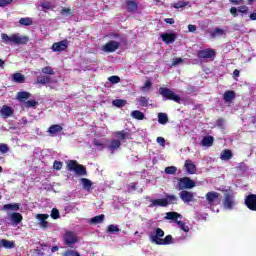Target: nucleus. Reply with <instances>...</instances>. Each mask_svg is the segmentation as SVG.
<instances>
[{
	"mask_svg": "<svg viewBox=\"0 0 256 256\" xmlns=\"http://www.w3.org/2000/svg\"><path fill=\"white\" fill-rule=\"evenodd\" d=\"M103 221H105V215L104 214L95 216L91 219L92 225H99V223H103Z\"/></svg>",
	"mask_w": 256,
	"mask_h": 256,
	"instance_id": "obj_36",
	"label": "nucleus"
},
{
	"mask_svg": "<svg viewBox=\"0 0 256 256\" xmlns=\"http://www.w3.org/2000/svg\"><path fill=\"white\" fill-rule=\"evenodd\" d=\"M150 87H153V83L151 81H146L144 85L141 87V91H146Z\"/></svg>",
	"mask_w": 256,
	"mask_h": 256,
	"instance_id": "obj_54",
	"label": "nucleus"
},
{
	"mask_svg": "<svg viewBox=\"0 0 256 256\" xmlns=\"http://www.w3.org/2000/svg\"><path fill=\"white\" fill-rule=\"evenodd\" d=\"M4 43H15V45H27L29 43V37L27 36H19L17 34H13L11 36L3 33L1 35Z\"/></svg>",
	"mask_w": 256,
	"mask_h": 256,
	"instance_id": "obj_3",
	"label": "nucleus"
},
{
	"mask_svg": "<svg viewBox=\"0 0 256 256\" xmlns=\"http://www.w3.org/2000/svg\"><path fill=\"white\" fill-rule=\"evenodd\" d=\"M156 141H157V143H158L159 145H161V147H165V138H163V137H158V138L156 139Z\"/></svg>",
	"mask_w": 256,
	"mask_h": 256,
	"instance_id": "obj_58",
	"label": "nucleus"
},
{
	"mask_svg": "<svg viewBox=\"0 0 256 256\" xmlns=\"http://www.w3.org/2000/svg\"><path fill=\"white\" fill-rule=\"evenodd\" d=\"M119 231H121L119 226L114 224H110L107 228V233H119Z\"/></svg>",
	"mask_w": 256,
	"mask_h": 256,
	"instance_id": "obj_44",
	"label": "nucleus"
},
{
	"mask_svg": "<svg viewBox=\"0 0 256 256\" xmlns=\"http://www.w3.org/2000/svg\"><path fill=\"white\" fill-rule=\"evenodd\" d=\"M197 55H198V59H215L217 54L215 50L211 48H207V49L198 51Z\"/></svg>",
	"mask_w": 256,
	"mask_h": 256,
	"instance_id": "obj_11",
	"label": "nucleus"
},
{
	"mask_svg": "<svg viewBox=\"0 0 256 256\" xmlns=\"http://www.w3.org/2000/svg\"><path fill=\"white\" fill-rule=\"evenodd\" d=\"M112 105L119 108L125 107V105H127V100L116 99V100H113Z\"/></svg>",
	"mask_w": 256,
	"mask_h": 256,
	"instance_id": "obj_39",
	"label": "nucleus"
},
{
	"mask_svg": "<svg viewBox=\"0 0 256 256\" xmlns=\"http://www.w3.org/2000/svg\"><path fill=\"white\" fill-rule=\"evenodd\" d=\"M64 241H65V245H68V247H71V245H75V243H77L79 239L73 232L68 231L64 235Z\"/></svg>",
	"mask_w": 256,
	"mask_h": 256,
	"instance_id": "obj_14",
	"label": "nucleus"
},
{
	"mask_svg": "<svg viewBox=\"0 0 256 256\" xmlns=\"http://www.w3.org/2000/svg\"><path fill=\"white\" fill-rule=\"evenodd\" d=\"M49 217V214H37L36 219L39 221L40 227L42 229H47L49 227V222L47 221V218Z\"/></svg>",
	"mask_w": 256,
	"mask_h": 256,
	"instance_id": "obj_18",
	"label": "nucleus"
},
{
	"mask_svg": "<svg viewBox=\"0 0 256 256\" xmlns=\"http://www.w3.org/2000/svg\"><path fill=\"white\" fill-rule=\"evenodd\" d=\"M40 7H42V9H45L46 11H49V10L53 9V6L51 5V2H42L40 4Z\"/></svg>",
	"mask_w": 256,
	"mask_h": 256,
	"instance_id": "obj_51",
	"label": "nucleus"
},
{
	"mask_svg": "<svg viewBox=\"0 0 256 256\" xmlns=\"http://www.w3.org/2000/svg\"><path fill=\"white\" fill-rule=\"evenodd\" d=\"M15 113V110L11 108V106L3 105L0 110V115L4 117L5 119L11 117Z\"/></svg>",
	"mask_w": 256,
	"mask_h": 256,
	"instance_id": "obj_19",
	"label": "nucleus"
},
{
	"mask_svg": "<svg viewBox=\"0 0 256 256\" xmlns=\"http://www.w3.org/2000/svg\"><path fill=\"white\" fill-rule=\"evenodd\" d=\"M158 123H160V125H167V123H169V116H167V113H158Z\"/></svg>",
	"mask_w": 256,
	"mask_h": 256,
	"instance_id": "obj_30",
	"label": "nucleus"
},
{
	"mask_svg": "<svg viewBox=\"0 0 256 256\" xmlns=\"http://www.w3.org/2000/svg\"><path fill=\"white\" fill-rule=\"evenodd\" d=\"M187 5H189V2H187V1H178L174 4H172L174 9H183V7H187Z\"/></svg>",
	"mask_w": 256,
	"mask_h": 256,
	"instance_id": "obj_40",
	"label": "nucleus"
},
{
	"mask_svg": "<svg viewBox=\"0 0 256 256\" xmlns=\"http://www.w3.org/2000/svg\"><path fill=\"white\" fill-rule=\"evenodd\" d=\"M119 47H121V43L110 40L102 47V51H104V53H115Z\"/></svg>",
	"mask_w": 256,
	"mask_h": 256,
	"instance_id": "obj_8",
	"label": "nucleus"
},
{
	"mask_svg": "<svg viewBox=\"0 0 256 256\" xmlns=\"http://www.w3.org/2000/svg\"><path fill=\"white\" fill-rule=\"evenodd\" d=\"M53 168L56 171H61V169H63V162L55 160L53 163Z\"/></svg>",
	"mask_w": 256,
	"mask_h": 256,
	"instance_id": "obj_50",
	"label": "nucleus"
},
{
	"mask_svg": "<svg viewBox=\"0 0 256 256\" xmlns=\"http://www.w3.org/2000/svg\"><path fill=\"white\" fill-rule=\"evenodd\" d=\"M223 35H226V33H225V30H223L221 28H215L210 33V37H212V39H215V37H223Z\"/></svg>",
	"mask_w": 256,
	"mask_h": 256,
	"instance_id": "obj_32",
	"label": "nucleus"
},
{
	"mask_svg": "<svg viewBox=\"0 0 256 256\" xmlns=\"http://www.w3.org/2000/svg\"><path fill=\"white\" fill-rule=\"evenodd\" d=\"M244 204L250 211H256V194H249L244 199Z\"/></svg>",
	"mask_w": 256,
	"mask_h": 256,
	"instance_id": "obj_12",
	"label": "nucleus"
},
{
	"mask_svg": "<svg viewBox=\"0 0 256 256\" xmlns=\"http://www.w3.org/2000/svg\"><path fill=\"white\" fill-rule=\"evenodd\" d=\"M42 73H44V75H55V71H53V68L51 66H46L42 68Z\"/></svg>",
	"mask_w": 256,
	"mask_h": 256,
	"instance_id": "obj_47",
	"label": "nucleus"
},
{
	"mask_svg": "<svg viewBox=\"0 0 256 256\" xmlns=\"http://www.w3.org/2000/svg\"><path fill=\"white\" fill-rule=\"evenodd\" d=\"M13 0H0V7H7V5H11Z\"/></svg>",
	"mask_w": 256,
	"mask_h": 256,
	"instance_id": "obj_55",
	"label": "nucleus"
},
{
	"mask_svg": "<svg viewBox=\"0 0 256 256\" xmlns=\"http://www.w3.org/2000/svg\"><path fill=\"white\" fill-rule=\"evenodd\" d=\"M159 94L166 99V101H174V103H181V96L175 94L171 89L167 87H160Z\"/></svg>",
	"mask_w": 256,
	"mask_h": 256,
	"instance_id": "obj_4",
	"label": "nucleus"
},
{
	"mask_svg": "<svg viewBox=\"0 0 256 256\" xmlns=\"http://www.w3.org/2000/svg\"><path fill=\"white\" fill-rule=\"evenodd\" d=\"M67 47H69V42L67 40H61L53 43L52 51H54V53H61V51H66Z\"/></svg>",
	"mask_w": 256,
	"mask_h": 256,
	"instance_id": "obj_13",
	"label": "nucleus"
},
{
	"mask_svg": "<svg viewBox=\"0 0 256 256\" xmlns=\"http://www.w3.org/2000/svg\"><path fill=\"white\" fill-rule=\"evenodd\" d=\"M93 143H94L95 147H103V143H101V142H99L97 140H94Z\"/></svg>",
	"mask_w": 256,
	"mask_h": 256,
	"instance_id": "obj_63",
	"label": "nucleus"
},
{
	"mask_svg": "<svg viewBox=\"0 0 256 256\" xmlns=\"http://www.w3.org/2000/svg\"><path fill=\"white\" fill-rule=\"evenodd\" d=\"M114 136L120 143H125L127 140L133 139V133H131V130H121L114 132Z\"/></svg>",
	"mask_w": 256,
	"mask_h": 256,
	"instance_id": "obj_7",
	"label": "nucleus"
},
{
	"mask_svg": "<svg viewBox=\"0 0 256 256\" xmlns=\"http://www.w3.org/2000/svg\"><path fill=\"white\" fill-rule=\"evenodd\" d=\"M50 217H51L52 219H55V220L59 219V218L61 217V215L59 214V209L53 208V209L51 210Z\"/></svg>",
	"mask_w": 256,
	"mask_h": 256,
	"instance_id": "obj_48",
	"label": "nucleus"
},
{
	"mask_svg": "<svg viewBox=\"0 0 256 256\" xmlns=\"http://www.w3.org/2000/svg\"><path fill=\"white\" fill-rule=\"evenodd\" d=\"M223 205L225 209H233L235 206V196L231 192H225Z\"/></svg>",
	"mask_w": 256,
	"mask_h": 256,
	"instance_id": "obj_9",
	"label": "nucleus"
},
{
	"mask_svg": "<svg viewBox=\"0 0 256 256\" xmlns=\"http://www.w3.org/2000/svg\"><path fill=\"white\" fill-rule=\"evenodd\" d=\"M193 187H195V180H191L189 177L180 178L178 181L179 191H183V189H193Z\"/></svg>",
	"mask_w": 256,
	"mask_h": 256,
	"instance_id": "obj_6",
	"label": "nucleus"
},
{
	"mask_svg": "<svg viewBox=\"0 0 256 256\" xmlns=\"http://www.w3.org/2000/svg\"><path fill=\"white\" fill-rule=\"evenodd\" d=\"M0 247H4V249H15V242L7 239H1Z\"/></svg>",
	"mask_w": 256,
	"mask_h": 256,
	"instance_id": "obj_27",
	"label": "nucleus"
},
{
	"mask_svg": "<svg viewBox=\"0 0 256 256\" xmlns=\"http://www.w3.org/2000/svg\"><path fill=\"white\" fill-rule=\"evenodd\" d=\"M13 83H24L25 82V75L16 72L12 75Z\"/></svg>",
	"mask_w": 256,
	"mask_h": 256,
	"instance_id": "obj_29",
	"label": "nucleus"
},
{
	"mask_svg": "<svg viewBox=\"0 0 256 256\" xmlns=\"http://www.w3.org/2000/svg\"><path fill=\"white\" fill-rule=\"evenodd\" d=\"M64 256H81V254L75 250H67Z\"/></svg>",
	"mask_w": 256,
	"mask_h": 256,
	"instance_id": "obj_53",
	"label": "nucleus"
},
{
	"mask_svg": "<svg viewBox=\"0 0 256 256\" xmlns=\"http://www.w3.org/2000/svg\"><path fill=\"white\" fill-rule=\"evenodd\" d=\"M176 224L179 226V228L184 231V233H189V226L185 224V222L178 220L176 221Z\"/></svg>",
	"mask_w": 256,
	"mask_h": 256,
	"instance_id": "obj_41",
	"label": "nucleus"
},
{
	"mask_svg": "<svg viewBox=\"0 0 256 256\" xmlns=\"http://www.w3.org/2000/svg\"><path fill=\"white\" fill-rule=\"evenodd\" d=\"M138 103H139L140 107H148L149 106V99L145 96H141L138 99Z\"/></svg>",
	"mask_w": 256,
	"mask_h": 256,
	"instance_id": "obj_42",
	"label": "nucleus"
},
{
	"mask_svg": "<svg viewBox=\"0 0 256 256\" xmlns=\"http://www.w3.org/2000/svg\"><path fill=\"white\" fill-rule=\"evenodd\" d=\"M2 210L3 211H19V204L17 203H14V204H5L3 207H2Z\"/></svg>",
	"mask_w": 256,
	"mask_h": 256,
	"instance_id": "obj_35",
	"label": "nucleus"
},
{
	"mask_svg": "<svg viewBox=\"0 0 256 256\" xmlns=\"http://www.w3.org/2000/svg\"><path fill=\"white\" fill-rule=\"evenodd\" d=\"M179 218H181V214L177 212H168L166 213V216H165V219H167L168 221H175V223L179 221L178 220Z\"/></svg>",
	"mask_w": 256,
	"mask_h": 256,
	"instance_id": "obj_28",
	"label": "nucleus"
},
{
	"mask_svg": "<svg viewBox=\"0 0 256 256\" xmlns=\"http://www.w3.org/2000/svg\"><path fill=\"white\" fill-rule=\"evenodd\" d=\"M125 5L128 13H137L139 11V3L135 0H125Z\"/></svg>",
	"mask_w": 256,
	"mask_h": 256,
	"instance_id": "obj_15",
	"label": "nucleus"
},
{
	"mask_svg": "<svg viewBox=\"0 0 256 256\" xmlns=\"http://www.w3.org/2000/svg\"><path fill=\"white\" fill-rule=\"evenodd\" d=\"M185 168H186L187 173H189L190 175H195V173L197 172V166H195L193 164V161H191V160L185 161Z\"/></svg>",
	"mask_w": 256,
	"mask_h": 256,
	"instance_id": "obj_22",
	"label": "nucleus"
},
{
	"mask_svg": "<svg viewBox=\"0 0 256 256\" xmlns=\"http://www.w3.org/2000/svg\"><path fill=\"white\" fill-rule=\"evenodd\" d=\"M10 219L12 220V223L14 225H19V223L23 221V215H21V213L19 212H13L12 214H10Z\"/></svg>",
	"mask_w": 256,
	"mask_h": 256,
	"instance_id": "obj_23",
	"label": "nucleus"
},
{
	"mask_svg": "<svg viewBox=\"0 0 256 256\" xmlns=\"http://www.w3.org/2000/svg\"><path fill=\"white\" fill-rule=\"evenodd\" d=\"M177 203V196L167 194L165 198L150 200V208L167 207L168 205Z\"/></svg>",
	"mask_w": 256,
	"mask_h": 256,
	"instance_id": "obj_2",
	"label": "nucleus"
},
{
	"mask_svg": "<svg viewBox=\"0 0 256 256\" xmlns=\"http://www.w3.org/2000/svg\"><path fill=\"white\" fill-rule=\"evenodd\" d=\"M238 13H241V16L249 15V7L247 6H239L238 7Z\"/></svg>",
	"mask_w": 256,
	"mask_h": 256,
	"instance_id": "obj_46",
	"label": "nucleus"
},
{
	"mask_svg": "<svg viewBox=\"0 0 256 256\" xmlns=\"http://www.w3.org/2000/svg\"><path fill=\"white\" fill-rule=\"evenodd\" d=\"M161 237H165L162 239ZM150 241L156 245H171L173 243V236H165V231L161 228L155 230V235L150 236Z\"/></svg>",
	"mask_w": 256,
	"mask_h": 256,
	"instance_id": "obj_1",
	"label": "nucleus"
},
{
	"mask_svg": "<svg viewBox=\"0 0 256 256\" xmlns=\"http://www.w3.org/2000/svg\"><path fill=\"white\" fill-rule=\"evenodd\" d=\"M39 103L36 100H28L25 102V107H27L28 109L31 107H37Z\"/></svg>",
	"mask_w": 256,
	"mask_h": 256,
	"instance_id": "obj_49",
	"label": "nucleus"
},
{
	"mask_svg": "<svg viewBox=\"0 0 256 256\" xmlns=\"http://www.w3.org/2000/svg\"><path fill=\"white\" fill-rule=\"evenodd\" d=\"M51 81V77L49 76H38L37 77V83L40 85H47Z\"/></svg>",
	"mask_w": 256,
	"mask_h": 256,
	"instance_id": "obj_37",
	"label": "nucleus"
},
{
	"mask_svg": "<svg viewBox=\"0 0 256 256\" xmlns=\"http://www.w3.org/2000/svg\"><path fill=\"white\" fill-rule=\"evenodd\" d=\"M131 117H133V119H137L138 121H143V119H145V114L139 110H134L131 113Z\"/></svg>",
	"mask_w": 256,
	"mask_h": 256,
	"instance_id": "obj_34",
	"label": "nucleus"
},
{
	"mask_svg": "<svg viewBox=\"0 0 256 256\" xmlns=\"http://www.w3.org/2000/svg\"><path fill=\"white\" fill-rule=\"evenodd\" d=\"M31 97V93L27 91H22L17 93V99L18 101H27Z\"/></svg>",
	"mask_w": 256,
	"mask_h": 256,
	"instance_id": "obj_33",
	"label": "nucleus"
},
{
	"mask_svg": "<svg viewBox=\"0 0 256 256\" xmlns=\"http://www.w3.org/2000/svg\"><path fill=\"white\" fill-rule=\"evenodd\" d=\"M160 37L166 45H171L177 41V34L175 33H162Z\"/></svg>",
	"mask_w": 256,
	"mask_h": 256,
	"instance_id": "obj_16",
	"label": "nucleus"
},
{
	"mask_svg": "<svg viewBox=\"0 0 256 256\" xmlns=\"http://www.w3.org/2000/svg\"><path fill=\"white\" fill-rule=\"evenodd\" d=\"M213 143H215V138L211 135L204 136L200 142L202 147H213Z\"/></svg>",
	"mask_w": 256,
	"mask_h": 256,
	"instance_id": "obj_20",
	"label": "nucleus"
},
{
	"mask_svg": "<svg viewBox=\"0 0 256 256\" xmlns=\"http://www.w3.org/2000/svg\"><path fill=\"white\" fill-rule=\"evenodd\" d=\"M179 197L183 201V203H191V201H193L195 196L193 195L192 192H189L187 190H182L179 193Z\"/></svg>",
	"mask_w": 256,
	"mask_h": 256,
	"instance_id": "obj_17",
	"label": "nucleus"
},
{
	"mask_svg": "<svg viewBox=\"0 0 256 256\" xmlns=\"http://www.w3.org/2000/svg\"><path fill=\"white\" fill-rule=\"evenodd\" d=\"M164 21L168 24V25H173L175 23V19L173 18H166L164 19Z\"/></svg>",
	"mask_w": 256,
	"mask_h": 256,
	"instance_id": "obj_62",
	"label": "nucleus"
},
{
	"mask_svg": "<svg viewBox=\"0 0 256 256\" xmlns=\"http://www.w3.org/2000/svg\"><path fill=\"white\" fill-rule=\"evenodd\" d=\"M236 95L237 94L233 90L225 91L223 94V100L225 101V103H232Z\"/></svg>",
	"mask_w": 256,
	"mask_h": 256,
	"instance_id": "obj_21",
	"label": "nucleus"
},
{
	"mask_svg": "<svg viewBox=\"0 0 256 256\" xmlns=\"http://www.w3.org/2000/svg\"><path fill=\"white\" fill-rule=\"evenodd\" d=\"M81 184L85 191H91V187H93V182L87 178H81Z\"/></svg>",
	"mask_w": 256,
	"mask_h": 256,
	"instance_id": "obj_31",
	"label": "nucleus"
},
{
	"mask_svg": "<svg viewBox=\"0 0 256 256\" xmlns=\"http://www.w3.org/2000/svg\"><path fill=\"white\" fill-rule=\"evenodd\" d=\"M165 173L167 175H175L177 173V167L175 166H168L165 168Z\"/></svg>",
	"mask_w": 256,
	"mask_h": 256,
	"instance_id": "obj_45",
	"label": "nucleus"
},
{
	"mask_svg": "<svg viewBox=\"0 0 256 256\" xmlns=\"http://www.w3.org/2000/svg\"><path fill=\"white\" fill-rule=\"evenodd\" d=\"M237 11H239V10H238V8H236V7H232V8L230 9V13H231V15H233L234 17H238V16H239V14L237 13Z\"/></svg>",
	"mask_w": 256,
	"mask_h": 256,
	"instance_id": "obj_60",
	"label": "nucleus"
},
{
	"mask_svg": "<svg viewBox=\"0 0 256 256\" xmlns=\"http://www.w3.org/2000/svg\"><path fill=\"white\" fill-rule=\"evenodd\" d=\"M188 30L190 33H195L197 31V26L193 24L188 25Z\"/></svg>",
	"mask_w": 256,
	"mask_h": 256,
	"instance_id": "obj_59",
	"label": "nucleus"
},
{
	"mask_svg": "<svg viewBox=\"0 0 256 256\" xmlns=\"http://www.w3.org/2000/svg\"><path fill=\"white\" fill-rule=\"evenodd\" d=\"M251 21H256V12L250 14Z\"/></svg>",
	"mask_w": 256,
	"mask_h": 256,
	"instance_id": "obj_64",
	"label": "nucleus"
},
{
	"mask_svg": "<svg viewBox=\"0 0 256 256\" xmlns=\"http://www.w3.org/2000/svg\"><path fill=\"white\" fill-rule=\"evenodd\" d=\"M180 63H183V59L182 58H175L173 61H172V65L175 67L177 65H180Z\"/></svg>",
	"mask_w": 256,
	"mask_h": 256,
	"instance_id": "obj_57",
	"label": "nucleus"
},
{
	"mask_svg": "<svg viewBox=\"0 0 256 256\" xmlns=\"http://www.w3.org/2000/svg\"><path fill=\"white\" fill-rule=\"evenodd\" d=\"M220 159L222 161H229L230 159H233V152L229 149H225L220 154Z\"/></svg>",
	"mask_w": 256,
	"mask_h": 256,
	"instance_id": "obj_25",
	"label": "nucleus"
},
{
	"mask_svg": "<svg viewBox=\"0 0 256 256\" xmlns=\"http://www.w3.org/2000/svg\"><path fill=\"white\" fill-rule=\"evenodd\" d=\"M119 147H121V140H118V139H112L110 141V144L108 145L109 151H112V152L117 151Z\"/></svg>",
	"mask_w": 256,
	"mask_h": 256,
	"instance_id": "obj_26",
	"label": "nucleus"
},
{
	"mask_svg": "<svg viewBox=\"0 0 256 256\" xmlns=\"http://www.w3.org/2000/svg\"><path fill=\"white\" fill-rule=\"evenodd\" d=\"M74 13H75V10L71 8H63L60 11V15H62L63 17H67L68 15H73Z\"/></svg>",
	"mask_w": 256,
	"mask_h": 256,
	"instance_id": "obj_43",
	"label": "nucleus"
},
{
	"mask_svg": "<svg viewBox=\"0 0 256 256\" xmlns=\"http://www.w3.org/2000/svg\"><path fill=\"white\" fill-rule=\"evenodd\" d=\"M108 81H110L112 84H117L121 81V78L119 76H110Z\"/></svg>",
	"mask_w": 256,
	"mask_h": 256,
	"instance_id": "obj_52",
	"label": "nucleus"
},
{
	"mask_svg": "<svg viewBox=\"0 0 256 256\" xmlns=\"http://www.w3.org/2000/svg\"><path fill=\"white\" fill-rule=\"evenodd\" d=\"M224 124H225V119H223V118H219V119L216 121L217 127H223Z\"/></svg>",
	"mask_w": 256,
	"mask_h": 256,
	"instance_id": "obj_61",
	"label": "nucleus"
},
{
	"mask_svg": "<svg viewBox=\"0 0 256 256\" xmlns=\"http://www.w3.org/2000/svg\"><path fill=\"white\" fill-rule=\"evenodd\" d=\"M61 131H63V126L59 125V124H54L51 125L48 129V133L53 135H57V133H61Z\"/></svg>",
	"mask_w": 256,
	"mask_h": 256,
	"instance_id": "obj_24",
	"label": "nucleus"
},
{
	"mask_svg": "<svg viewBox=\"0 0 256 256\" xmlns=\"http://www.w3.org/2000/svg\"><path fill=\"white\" fill-rule=\"evenodd\" d=\"M18 23L20 25H24L25 27H29L30 25H33V20L29 17L21 18Z\"/></svg>",
	"mask_w": 256,
	"mask_h": 256,
	"instance_id": "obj_38",
	"label": "nucleus"
},
{
	"mask_svg": "<svg viewBox=\"0 0 256 256\" xmlns=\"http://www.w3.org/2000/svg\"><path fill=\"white\" fill-rule=\"evenodd\" d=\"M219 197H221L219 192L210 191L206 194V201L208 202V205H217L219 204Z\"/></svg>",
	"mask_w": 256,
	"mask_h": 256,
	"instance_id": "obj_10",
	"label": "nucleus"
},
{
	"mask_svg": "<svg viewBox=\"0 0 256 256\" xmlns=\"http://www.w3.org/2000/svg\"><path fill=\"white\" fill-rule=\"evenodd\" d=\"M68 171H74L76 175H87V168L79 164L77 160H69L67 163Z\"/></svg>",
	"mask_w": 256,
	"mask_h": 256,
	"instance_id": "obj_5",
	"label": "nucleus"
},
{
	"mask_svg": "<svg viewBox=\"0 0 256 256\" xmlns=\"http://www.w3.org/2000/svg\"><path fill=\"white\" fill-rule=\"evenodd\" d=\"M9 151V146L7 144H0V153H7Z\"/></svg>",
	"mask_w": 256,
	"mask_h": 256,
	"instance_id": "obj_56",
	"label": "nucleus"
}]
</instances>
